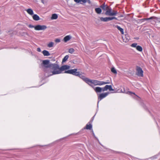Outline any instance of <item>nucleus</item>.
Returning a JSON list of instances; mask_svg holds the SVG:
<instances>
[{
	"instance_id": "a211bd4d",
	"label": "nucleus",
	"mask_w": 160,
	"mask_h": 160,
	"mask_svg": "<svg viewBox=\"0 0 160 160\" xmlns=\"http://www.w3.org/2000/svg\"><path fill=\"white\" fill-rule=\"evenodd\" d=\"M105 87L107 90L108 89L110 91H113L114 89L112 88L111 85H106Z\"/></svg>"
},
{
	"instance_id": "2eb2a0df",
	"label": "nucleus",
	"mask_w": 160,
	"mask_h": 160,
	"mask_svg": "<svg viewBox=\"0 0 160 160\" xmlns=\"http://www.w3.org/2000/svg\"><path fill=\"white\" fill-rule=\"evenodd\" d=\"M42 53L44 56H48L50 55V54L49 53V52L46 50H44L42 52Z\"/></svg>"
},
{
	"instance_id": "4c0bfd02",
	"label": "nucleus",
	"mask_w": 160,
	"mask_h": 160,
	"mask_svg": "<svg viewBox=\"0 0 160 160\" xmlns=\"http://www.w3.org/2000/svg\"><path fill=\"white\" fill-rule=\"evenodd\" d=\"M87 0V2L89 4H91V2L90 0Z\"/></svg>"
},
{
	"instance_id": "aec40b11",
	"label": "nucleus",
	"mask_w": 160,
	"mask_h": 160,
	"mask_svg": "<svg viewBox=\"0 0 160 160\" xmlns=\"http://www.w3.org/2000/svg\"><path fill=\"white\" fill-rule=\"evenodd\" d=\"M58 18V16L57 14H56L54 13L52 14L51 19H56Z\"/></svg>"
},
{
	"instance_id": "20e7f679",
	"label": "nucleus",
	"mask_w": 160,
	"mask_h": 160,
	"mask_svg": "<svg viewBox=\"0 0 160 160\" xmlns=\"http://www.w3.org/2000/svg\"><path fill=\"white\" fill-rule=\"evenodd\" d=\"M136 70L137 71L136 74L139 77H142L143 76V71L140 67L137 66Z\"/></svg>"
},
{
	"instance_id": "9d476101",
	"label": "nucleus",
	"mask_w": 160,
	"mask_h": 160,
	"mask_svg": "<svg viewBox=\"0 0 160 160\" xmlns=\"http://www.w3.org/2000/svg\"><path fill=\"white\" fill-rule=\"evenodd\" d=\"M154 19V21L156 22H160V18H158V17H154V16H152L150 17V18H145L144 19V20H148L150 19Z\"/></svg>"
},
{
	"instance_id": "7ed1b4c3",
	"label": "nucleus",
	"mask_w": 160,
	"mask_h": 160,
	"mask_svg": "<svg viewBox=\"0 0 160 160\" xmlns=\"http://www.w3.org/2000/svg\"><path fill=\"white\" fill-rule=\"evenodd\" d=\"M109 82H105L103 81H99L96 80L90 79L89 83L91 84H92L94 85L101 86L103 85L109 83Z\"/></svg>"
},
{
	"instance_id": "ea45409f",
	"label": "nucleus",
	"mask_w": 160,
	"mask_h": 160,
	"mask_svg": "<svg viewBox=\"0 0 160 160\" xmlns=\"http://www.w3.org/2000/svg\"><path fill=\"white\" fill-rule=\"evenodd\" d=\"M122 92H123V93H127V92L125 91V90H124Z\"/></svg>"
},
{
	"instance_id": "473e14b6",
	"label": "nucleus",
	"mask_w": 160,
	"mask_h": 160,
	"mask_svg": "<svg viewBox=\"0 0 160 160\" xmlns=\"http://www.w3.org/2000/svg\"><path fill=\"white\" fill-rule=\"evenodd\" d=\"M28 27L30 28H34V27L35 26H34L33 25H32L31 24H29L28 25Z\"/></svg>"
},
{
	"instance_id": "c756f323",
	"label": "nucleus",
	"mask_w": 160,
	"mask_h": 160,
	"mask_svg": "<svg viewBox=\"0 0 160 160\" xmlns=\"http://www.w3.org/2000/svg\"><path fill=\"white\" fill-rule=\"evenodd\" d=\"M112 13H115V14L114 15H113V16H115V15H116L118 13V12H117V11L113 10V11H112Z\"/></svg>"
},
{
	"instance_id": "72a5a7b5",
	"label": "nucleus",
	"mask_w": 160,
	"mask_h": 160,
	"mask_svg": "<svg viewBox=\"0 0 160 160\" xmlns=\"http://www.w3.org/2000/svg\"><path fill=\"white\" fill-rule=\"evenodd\" d=\"M22 35H28V33L26 32H23L22 34Z\"/></svg>"
},
{
	"instance_id": "7c9ffc66",
	"label": "nucleus",
	"mask_w": 160,
	"mask_h": 160,
	"mask_svg": "<svg viewBox=\"0 0 160 160\" xmlns=\"http://www.w3.org/2000/svg\"><path fill=\"white\" fill-rule=\"evenodd\" d=\"M55 42L57 43H58L60 42V39L57 38L55 40Z\"/></svg>"
},
{
	"instance_id": "4be33fe9",
	"label": "nucleus",
	"mask_w": 160,
	"mask_h": 160,
	"mask_svg": "<svg viewBox=\"0 0 160 160\" xmlns=\"http://www.w3.org/2000/svg\"><path fill=\"white\" fill-rule=\"evenodd\" d=\"M69 58V56L67 55L65 56L62 60V62H65Z\"/></svg>"
},
{
	"instance_id": "6e6552de",
	"label": "nucleus",
	"mask_w": 160,
	"mask_h": 160,
	"mask_svg": "<svg viewBox=\"0 0 160 160\" xmlns=\"http://www.w3.org/2000/svg\"><path fill=\"white\" fill-rule=\"evenodd\" d=\"M91 87H92V88H93L95 92L98 93V92H100L102 91V88H101L100 87H96V88H95L94 87V86L92 84H90L89 85Z\"/></svg>"
},
{
	"instance_id": "2f4dec72",
	"label": "nucleus",
	"mask_w": 160,
	"mask_h": 160,
	"mask_svg": "<svg viewBox=\"0 0 160 160\" xmlns=\"http://www.w3.org/2000/svg\"><path fill=\"white\" fill-rule=\"evenodd\" d=\"M102 88V91H103V92H104V91H107V89L105 87H105H103V88Z\"/></svg>"
},
{
	"instance_id": "0eeeda50",
	"label": "nucleus",
	"mask_w": 160,
	"mask_h": 160,
	"mask_svg": "<svg viewBox=\"0 0 160 160\" xmlns=\"http://www.w3.org/2000/svg\"><path fill=\"white\" fill-rule=\"evenodd\" d=\"M47 28V27L45 25H37L35 26L34 29L36 30H44Z\"/></svg>"
},
{
	"instance_id": "f8f14e48",
	"label": "nucleus",
	"mask_w": 160,
	"mask_h": 160,
	"mask_svg": "<svg viewBox=\"0 0 160 160\" xmlns=\"http://www.w3.org/2000/svg\"><path fill=\"white\" fill-rule=\"evenodd\" d=\"M92 128V124L90 123H88L86 125V127L84 128V129L87 130H91Z\"/></svg>"
},
{
	"instance_id": "c9c22d12",
	"label": "nucleus",
	"mask_w": 160,
	"mask_h": 160,
	"mask_svg": "<svg viewBox=\"0 0 160 160\" xmlns=\"http://www.w3.org/2000/svg\"><path fill=\"white\" fill-rule=\"evenodd\" d=\"M74 1L77 3H79L80 2V0H74Z\"/></svg>"
},
{
	"instance_id": "5701e85b",
	"label": "nucleus",
	"mask_w": 160,
	"mask_h": 160,
	"mask_svg": "<svg viewBox=\"0 0 160 160\" xmlns=\"http://www.w3.org/2000/svg\"><path fill=\"white\" fill-rule=\"evenodd\" d=\"M111 72L114 74H117V72L116 69L114 67H112L111 69Z\"/></svg>"
},
{
	"instance_id": "58836bf2",
	"label": "nucleus",
	"mask_w": 160,
	"mask_h": 160,
	"mask_svg": "<svg viewBox=\"0 0 160 160\" xmlns=\"http://www.w3.org/2000/svg\"><path fill=\"white\" fill-rule=\"evenodd\" d=\"M92 134L93 136L94 137H95V138H96L95 136V134L94 133V132L93 131H92Z\"/></svg>"
},
{
	"instance_id": "6ab92c4d",
	"label": "nucleus",
	"mask_w": 160,
	"mask_h": 160,
	"mask_svg": "<svg viewBox=\"0 0 160 160\" xmlns=\"http://www.w3.org/2000/svg\"><path fill=\"white\" fill-rule=\"evenodd\" d=\"M115 27H116L117 28L118 30H119L120 31V32H121V33L122 34H123L124 32H123V28H122L119 26H118V25H117Z\"/></svg>"
},
{
	"instance_id": "ddd939ff",
	"label": "nucleus",
	"mask_w": 160,
	"mask_h": 160,
	"mask_svg": "<svg viewBox=\"0 0 160 160\" xmlns=\"http://www.w3.org/2000/svg\"><path fill=\"white\" fill-rule=\"evenodd\" d=\"M72 38L71 36L70 35H67L65 36L64 39L63 40L65 42H66L68 41L69 40Z\"/></svg>"
},
{
	"instance_id": "b1692460",
	"label": "nucleus",
	"mask_w": 160,
	"mask_h": 160,
	"mask_svg": "<svg viewBox=\"0 0 160 160\" xmlns=\"http://www.w3.org/2000/svg\"><path fill=\"white\" fill-rule=\"evenodd\" d=\"M54 43L52 42H51L49 43L48 45V46L49 48H51L53 47Z\"/></svg>"
},
{
	"instance_id": "1a4fd4ad",
	"label": "nucleus",
	"mask_w": 160,
	"mask_h": 160,
	"mask_svg": "<svg viewBox=\"0 0 160 160\" xmlns=\"http://www.w3.org/2000/svg\"><path fill=\"white\" fill-rule=\"evenodd\" d=\"M112 9L110 7L106 12L105 13V15L107 16H113V15H114L115 13H112Z\"/></svg>"
},
{
	"instance_id": "a19ab883",
	"label": "nucleus",
	"mask_w": 160,
	"mask_h": 160,
	"mask_svg": "<svg viewBox=\"0 0 160 160\" xmlns=\"http://www.w3.org/2000/svg\"><path fill=\"white\" fill-rule=\"evenodd\" d=\"M42 1V2L43 3H44V0H41Z\"/></svg>"
},
{
	"instance_id": "cd10ccee",
	"label": "nucleus",
	"mask_w": 160,
	"mask_h": 160,
	"mask_svg": "<svg viewBox=\"0 0 160 160\" xmlns=\"http://www.w3.org/2000/svg\"><path fill=\"white\" fill-rule=\"evenodd\" d=\"M137 45V44L136 43H132L131 45V46L132 47H134V48H136L137 47V46L138 45Z\"/></svg>"
},
{
	"instance_id": "e433bc0d",
	"label": "nucleus",
	"mask_w": 160,
	"mask_h": 160,
	"mask_svg": "<svg viewBox=\"0 0 160 160\" xmlns=\"http://www.w3.org/2000/svg\"><path fill=\"white\" fill-rule=\"evenodd\" d=\"M37 51L38 52H40L41 51V49L39 48H37Z\"/></svg>"
},
{
	"instance_id": "412c9836",
	"label": "nucleus",
	"mask_w": 160,
	"mask_h": 160,
	"mask_svg": "<svg viewBox=\"0 0 160 160\" xmlns=\"http://www.w3.org/2000/svg\"><path fill=\"white\" fill-rule=\"evenodd\" d=\"M136 48L137 50L140 52H142V48L139 45H138Z\"/></svg>"
},
{
	"instance_id": "f704fd0d",
	"label": "nucleus",
	"mask_w": 160,
	"mask_h": 160,
	"mask_svg": "<svg viewBox=\"0 0 160 160\" xmlns=\"http://www.w3.org/2000/svg\"><path fill=\"white\" fill-rule=\"evenodd\" d=\"M94 116L93 117H92V119L88 122V123H90V122L92 123V122L94 118Z\"/></svg>"
},
{
	"instance_id": "393cba45",
	"label": "nucleus",
	"mask_w": 160,
	"mask_h": 160,
	"mask_svg": "<svg viewBox=\"0 0 160 160\" xmlns=\"http://www.w3.org/2000/svg\"><path fill=\"white\" fill-rule=\"evenodd\" d=\"M94 159L95 160H102V158L100 157L96 156L95 157Z\"/></svg>"
},
{
	"instance_id": "423d86ee",
	"label": "nucleus",
	"mask_w": 160,
	"mask_h": 160,
	"mask_svg": "<svg viewBox=\"0 0 160 160\" xmlns=\"http://www.w3.org/2000/svg\"><path fill=\"white\" fill-rule=\"evenodd\" d=\"M109 93V92H107L104 93H102L99 95L98 97V104L100 101L103 98L106 97Z\"/></svg>"
},
{
	"instance_id": "9b49d317",
	"label": "nucleus",
	"mask_w": 160,
	"mask_h": 160,
	"mask_svg": "<svg viewBox=\"0 0 160 160\" xmlns=\"http://www.w3.org/2000/svg\"><path fill=\"white\" fill-rule=\"evenodd\" d=\"M109 6H108L104 2L100 6V7L102 9L103 11H106L108 9Z\"/></svg>"
},
{
	"instance_id": "c85d7f7f",
	"label": "nucleus",
	"mask_w": 160,
	"mask_h": 160,
	"mask_svg": "<svg viewBox=\"0 0 160 160\" xmlns=\"http://www.w3.org/2000/svg\"><path fill=\"white\" fill-rule=\"evenodd\" d=\"M87 2L86 0H80V3L81 4H83V3H85Z\"/></svg>"
},
{
	"instance_id": "a878e982",
	"label": "nucleus",
	"mask_w": 160,
	"mask_h": 160,
	"mask_svg": "<svg viewBox=\"0 0 160 160\" xmlns=\"http://www.w3.org/2000/svg\"><path fill=\"white\" fill-rule=\"evenodd\" d=\"M74 51V50L72 48H70L69 49L68 52L70 53H72Z\"/></svg>"
},
{
	"instance_id": "4468645a",
	"label": "nucleus",
	"mask_w": 160,
	"mask_h": 160,
	"mask_svg": "<svg viewBox=\"0 0 160 160\" xmlns=\"http://www.w3.org/2000/svg\"><path fill=\"white\" fill-rule=\"evenodd\" d=\"M95 12L97 13L98 14H100L102 12V9H101V8H96L95 9Z\"/></svg>"
},
{
	"instance_id": "39448f33",
	"label": "nucleus",
	"mask_w": 160,
	"mask_h": 160,
	"mask_svg": "<svg viewBox=\"0 0 160 160\" xmlns=\"http://www.w3.org/2000/svg\"><path fill=\"white\" fill-rule=\"evenodd\" d=\"M100 19L102 21L107 22L111 20H112L113 19H115L116 20H117V18L114 17L106 18L101 17L100 18Z\"/></svg>"
},
{
	"instance_id": "bb28decb",
	"label": "nucleus",
	"mask_w": 160,
	"mask_h": 160,
	"mask_svg": "<svg viewBox=\"0 0 160 160\" xmlns=\"http://www.w3.org/2000/svg\"><path fill=\"white\" fill-rule=\"evenodd\" d=\"M125 38H126V40H125V39H123V41H124V42H128L129 41V38L128 36L126 37V36Z\"/></svg>"
},
{
	"instance_id": "f3484780",
	"label": "nucleus",
	"mask_w": 160,
	"mask_h": 160,
	"mask_svg": "<svg viewBox=\"0 0 160 160\" xmlns=\"http://www.w3.org/2000/svg\"><path fill=\"white\" fill-rule=\"evenodd\" d=\"M27 12L30 15H32L33 14V12L32 9L31 8H28L26 10Z\"/></svg>"
},
{
	"instance_id": "f257e3e1",
	"label": "nucleus",
	"mask_w": 160,
	"mask_h": 160,
	"mask_svg": "<svg viewBox=\"0 0 160 160\" xmlns=\"http://www.w3.org/2000/svg\"><path fill=\"white\" fill-rule=\"evenodd\" d=\"M42 64L45 68L44 69L45 74L46 77H48L55 74H60L62 72L69 69L70 66L68 65H64L59 67L57 64L52 63L48 60H43Z\"/></svg>"
},
{
	"instance_id": "79ce46f5",
	"label": "nucleus",
	"mask_w": 160,
	"mask_h": 160,
	"mask_svg": "<svg viewBox=\"0 0 160 160\" xmlns=\"http://www.w3.org/2000/svg\"><path fill=\"white\" fill-rule=\"evenodd\" d=\"M130 93L133 94H135V93H134L132 92H129Z\"/></svg>"
},
{
	"instance_id": "dca6fc26",
	"label": "nucleus",
	"mask_w": 160,
	"mask_h": 160,
	"mask_svg": "<svg viewBox=\"0 0 160 160\" xmlns=\"http://www.w3.org/2000/svg\"><path fill=\"white\" fill-rule=\"evenodd\" d=\"M33 19L35 21H38L40 20V18L39 16L37 14H34L32 16Z\"/></svg>"
},
{
	"instance_id": "f03ea898",
	"label": "nucleus",
	"mask_w": 160,
	"mask_h": 160,
	"mask_svg": "<svg viewBox=\"0 0 160 160\" xmlns=\"http://www.w3.org/2000/svg\"><path fill=\"white\" fill-rule=\"evenodd\" d=\"M77 69L75 68L73 69H70L67 71H65L64 73L70 74L76 76H79L86 83L89 85L90 84L89 83V81L90 79L86 78L84 76L80 74V72H77Z\"/></svg>"
},
{
	"instance_id": "37998d69",
	"label": "nucleus",
	"mask_w": 160,
	"mask_h": 160,
	"mask_svg": "<svg viewBox=\"0 0 160 160\" xmlns=\"http://www.w3.org/2000/svg\"><path fill=\"white\" fill-rule=\"evenodd\" d=\"M27 29V28H24L23 29V30H26Z\"/></svg>"
}]
</instances>
